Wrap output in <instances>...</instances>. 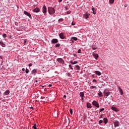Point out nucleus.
<instances>
[{
  "label": "nucleus",
  "instance_id": "nucleus-46",
  "mask_svg": "<svg viewBox=\"0 0 129 129\" xmlns=\"http://www.w3.org/2000/svg\"><path fill=\"white\" fill-rule=\"evenodd\" d=\"M48 86H49V87H52V84H49V85H48Z\"/></svg>",
  "mask_w": 129,
  "mask_h": 129
},
{
  "label": "nucleus",
  "instance_id": "nucleus-10",
  "mask_svg": "<svg viewBox=\"0 0 129 129\" xmlns=\"http://www.w3.org/2000/svg\"><path fill=\"white\" fill-rule=\"evenodd\" d=\"M111 109L112 110H113V111H115V112H118V111H119V110L114 106H112Z\"/></svg>",
  "mask_w": 129,
  "mask_h": 129
},
{
  "label": "nucleus",
  "instance_id": "nucleus-23",
  "mask_svg": "<svg viewBox=\"0 0 129 129\" xmlns=\"http://www.w3.org/2000/svg\"><path fill=\"white\" fill-rule=\"evenodd\" d=\"M60 46H61V44H60V43H57L55 44L56 48H59V47H60Z\"/></svg>",
  "mask_w": 129,
  "mask_h": 129
},
{
  "label": "nucleus",
  "instance_id": "nucleus-37",
  "mask_svg": "<svg viewBox=\"0 0 129 129\" xmlns=\"http://www.w3.org/2000/svg\"><path fill=\"white\" fill-rule=\"evenodd\" d=\"M34 129H37V127H36V124H35L34 126L32 127Z\"/></svg>",
  "mask_w": 129,
  "mask_h": 129
},
{
  "label": "nucleus",
  "instance_id": "nucleus-25",
  "mask_svg": "<svg viewBox=\"0 0 129 129\" xmlns=\"http://www.w3.org/2000/svg\"><path fill=\"white\" fill-rule=\"evenodd\" d=\"M92 49H93V50H97V46L93 45V46H92Z\"/></svg>",
  "mask_w": 129,
  "mask_h": 129
},
{
  "label": "nucleus",
  "instance_id": "nucleus-29",
  "mask_svg": "<svg viewBox=\"0 0 129 129\" xmlns=\"http://www.w3.org/2000/svg\"><path fill=\"white\" fill-rule=\"evenodd\" d=\"M114 3V0H109V4H113Z\"/></svg>",
  "mask_w": 129,
  "mask_h": 129
},
{
  "label": "nucleus",
  "instance_id": "nucleus-41",
  "mask_svg": "<svg viewBox=\"0 0 129 129\" xmlns=\"http://www.w3.org/2000/svg\"><path fill=\"white\" fill-rule=\"evenodd\" d=\"M91 88H96V86H91Z\"/></svg>",
  "mask_w": 129,
  "mask_h": 129
},
{
  "label": "nucleus",
  "instance_id": "nucleus-8",
  "mask_svg": "<svg viewBox=\"0 0 129 129\" xmlns=\"http://www.w3.org/2000/svg\"><path fill=\"white\" fill-rule=\"evenodd\" d=\"M57 62H58V63H60V64H64V63H65V62L64 61V60H63V59L61 58H58L57 59Z\"/></svg>",
  "mask_w": 129,
  "mask_h": 129
},
{
  "label": "nucleus",
  "instance_id": "nucleus-50",
  "mask_svg": "<svg viewBox=\"0 0 129 129\" xmlns=\"http://www.w3.org/2000/svg\"><path fill=\"white\" fill-rule=\"evenodd\" d=\"M25 68L22 69V71H25Z\"/></svg>",
  "mask_w": 129,
  "mask_h": 129
},
{
  "label": "nucleus",
  "instance_id": "nucleus-6",
  "mask_svg": "<svg viewBox=\"0 0 129 129\" xmlns=\"http://www.w3.org/2000/svg\"><path fill=\"white\" fill-rule=\"evenodd\" d=\"M23 14H24V15H26V16H27V17H29V18H30V19L32 18V15H31V14H30V13L24 11Z\"/></svg>",
  "mask_w": 129,
  "mask_h": 129
},
{
  "label": "nucleus",
  "instance_id": "nucleus-18",
  "mask_svg": "<svg viewBox=\"0 0 129 129\" xmlns=\"http://www.w3.org/2000/svg\"><path fill=\"white\" fill-rule=\"evenodd\" d=\"M33 12H34V13H39V12H40V9L35 8L33 9Z\"/></svg>",
  "mask_w": 129,
  "mask_h": 129
},
{
  "label": "nucleus",
  "instance_id": "nucleus-30",
  "mask_svg": "<svg viewBox=\"0 0 129 129\" xmlns=\"http://www.w3.org/2000/svg\"><path fill=\"white\" fill-rule=\"evenodd\" d=\"M3 37L4 38V39H6V38H7V34L5 33L3 34Z\"/></svg>",
  "mask_w": 129,
  "mask_h": 129
},
{
  "label": "nucleus",
  "instance_id": "nucleus-44",
  "mask_svg": "<svg viewBox=\"0 0 129 129\" xmlns=\"http://www.w3.org/2000/svg\"><path fill=\"white\" fill-rule=\"evenodd\" d=\"M93 82H96V80L95 79L93 80Z\"/></svg>",
  "mask_w": 129,
  "mask_h": 129
},
{
  "label": "nucleus",
  "instance_id": "nucleus-20",
  "mask_svg": "<svg viewBox=\"0 0 129 129\" xmlns=\"http://www.w3.org/2000/svg\"><path fill=\"white\" fill-rule=\"evenodd\" d=\"M87 107L88 108H91V107H92V106H91V104L89 102H88L87 103Z\"/></svg>",
  "mask_w": 129,
  "mask_h": 129
},
{
  "label": "nucleus",
  "instance_id": "nucleus-11",
  "mask_svg": "<svg viewBox=\"0 0 129 129\" xmlns=\"http://www.w3.org/2000/svg\"><path fill=\"white\" fill-rule=\"evenodd\" d=\"M77 40H78V38L76 37H72L71 38V41L72 43H74V41H77Z\"/></svg>",
  "mask_w": 129,
  "mask_h": 129
},
{
  "label": "nucleus",
  "instance_id": "nucleus-32",
  "mask_svg": "<svg viewBox=\"0 0 129 129\" xmlns=\"http://www.w3.org/2000/svg\"><path fill=\"white\" fill-rule=\"evenodd\" d=\"M78 53L79 54H81V49H79L78 51Z\"/></svg>",
  "mask_w": 129,
  "mask_h": 129
},
{
  "label": "nucleus",
  "instance_id": "nucleus-27",
  "mask_svg": "<svg viewBox=\"0 0 129 129\" xmlns=\"http://www.w3.org/2000/svg\"><path fill=\"white\" fill-rule=\"evenodd\" d=\"M76 68L77 70H79L80 69V67H79L78 65H77L76 66Z\"/></svg>",
  "mask_w": 129,
  "mask_h": 129
},
{
  "label": "nucleus",
  "instance_id": "nucleus-15",
  "mask_svg": "<svg viewBox=\"0 0 129 129\" xmlns=\"http://www.w3.org/2000/svg\"><path fill=\"white\" fill-rule=\"evenodd\" d=\"M0 45L1 46H2V47H3L4 48L6 47V44L4 43V41H3L2 40L0 41Z\"/></svg>",
  "mask_w": 129,
  "mask_h": 129
},
{
  "label": "nucleus",
  "instance_id": "nucleus-22",
  "mask_svg": "<svg viewBox=\"0 0 129 129\" xmlns=\"http://www.w3.org/2000/svg\"><path fill=\"white\" fill-rule=\"evenodd\" d=\"M98 95L99 97H101L102 96V92L101 91H99V93H98Z\"/></svg>",
  "mask_w": 129,
  "mask_h": 129
},
{
  "label": "nucleus",
  "instance_id": "nucleus-53",
  "mask_svg": "<svg viewBox=\"0 0 129 129\" xmlns=\"http://www.w3.org/2000/svg\"><path fill=\"white\" fill-rule=\"evenodd\" d=\"M68 119L69 120V118L68 117Z\"/></svg>",
  "mask_w": 129,
  "mask_h": 129
},
{
  "label": "nucleus",
  "instance_id": "nucleus-14",
  "mask_svg": "<svg viewBox=\"0 0 129 129\" xmlns=\"http://www.w3.org/2000/svg\"><path fill=\"white\" fill-rule=\"evenodd\" d=\"M92 55H93V57L95 58V59H97V58H98V57H99L98 54H97V53H93Z\"/></svg>",
  "mask_w": 129,
  "mask_h": 129
},
{
  "label": "nucleus",
  "instance_id": "nucleus-36",
  "mask_svg": "<svg viewBox=\"0 0 129 129\" xmlns=\"http://www.w3.org/2000/svg\"><path fill=\"white\" fill-rule=\"evenodd\" d=\"M25 72L27 74H28V73H29V70L26 69V70H25Z\"/></svg>",
  "mask_w": 129,
  "mask_h": 129
},
{
  "label": "nucleus",
  "instance_id": "nucleus-12",
  "mask_svg": "<svg viewBox=\"0 0 129 129\" xmlns=\"http://www.w3.org/2000/svg\"><path fill=\"white\" fill-rule=\"evenodd\" d=\"M117 88L120 93L121 95H122L123 94V91H122V89L120 88V87L117 86Z\"/></svg>",
  "mask_w": 129,
  "mask_h": 129
},
{
  "label": "nucleus",
  "instance_id": "nucleus-31",
  "mask_svg": "<svg viewBox=\"0 0 129 129\" xmlns=\"http://www.w3.org/2000/svg\"><path fill=\"white\" fill-rule=\"evenodd\" d=\"M70 112L71 114H72L73 113V110H72V109H70Z\"/></svg>",
  "mask_w": 129,
  "mask_h": 129
},
{
  "label": "nucleus",
  "instance_id": "nucleus-21",
  "mask_svg": "<svg viewBox=\"0 0 129 129\" xmlns=\"http://www.w3.org/2000/svg\"><path fill=\"white\" fill-rule=\"evenodd\" d=\"M80 96L81 97L82 99H83V97H84V93L80 92Z\"/></svg>",
  "mask_w": 129,
  "mask_h": 129
},
{
  "label": "nucleus",
  "instance_id": "nucleus-2",
  "mask_svg": "<svg viewBox=\"0 0 129 129\" xmlns=\"http://www.w3.org/2000/svg\"><path fill=\"white\" fill-rule=\"evenodd\" d=\"M92 104L93 105H94V106L97 107V108H99V103H98V102L96 101H93L92 102Z\"/></svg>",
  "mask_w": 129,
  "mask_h": 129
},
{
  "label": "nucleus",
  "instance_id": "nucleus-4",
  "mask_svg": "<svg viewBox=\"0 0 129 129\" xmlns=\"http://www.w3.org/2000/svg\"><path fill=\"white\" fill-rule=\"evenodd\" d=\"M89 16H90V14L88 13V12L86 13L85 14H83V18L84 19H87L88 18H89Z\"/></svg>",
  "mask_w": 129,
  "mask_h": 129
},
{
  "label": "nucleus",
  "instance_id": "nucleus-51",
  "mask_svg": "<svg viewBox=\"0 0 129 129\" xmlns=\"http://www.w3.org/2000/svg\"><path fill=\"white\" fill-rule=\"evenodd\" d=\"M65 97H66V95H64L63 96V98H65Z\"/></svg>",
  "mask_w": 129,
  "mask_h": 129
},
{
  "label": "nucleus",
  "instance_id": "nucleus-16",
  "mask_svg": "<svg viewBox=\"0 0 129 129\" xmlns=\"http://www.w3.org/2000/svg\"><path fill=\"white\" fill-rule=\"evenodd\" d=\"M103 121L104 123H105V124H106L107 122H108V119H107V118L104 117L103 118Z\"/></svg>",
  "mask_w": 129,
  "mask_h": 129
},
{
  "label": "nucleus",
  "instance_id": "nucleus-38",
  "mask_svg": "<svg viewBox=\"0 0 129 129\" xmlns=\"http://www.w3.org/2000/svg\"><path fill=\"white\" fill-rule=\"evenodd\" d=\"M67 75L69 77H70V75H71L70 74V73H68V74H67Z\"/></svg>",
  "mask_w": 129,
  "mask_h": 129
},
{
  "label": "nucleus",
  "instance_id": "nucleus-1",
  "mask_svg": "<svg viewBox=\"0 0 129 129\" xmlns=\"http://www.w3.org/2000/svg\"><path fill=\"white\" fill-rule=\"evenodd\" d=\"M48 12L49 15H54L55 14V12H56V10H55V9H54V8L48 7Z\"/></svg>",
  "mask_w": 129,
  "mask_h": 129
},
{
  "label": "nucleus",
  "instance_id": "nucleus-24",
  "mask_svg": "<svg viewBox=\"0 0 129 129\" xmlns=\"http://www.w3.org/2000/svg\"><path fill=\"white\" fill-rule=\"evenodd\" d=\"M71 64H73L74 65V64H77V63H78V61L76 60L74 61H71Z\"/></svg>",
  "mask_w": 129,
  "mask_h": 129
},
{
  "label": "nucleus",
  "instance_id": "nucleus-47",
  "mask_svg": "<svg viewBox=\"0 0 129 129\" xmlns=\"http://www.w3.org/2000/svg\"><path fill=\"white\" fill-rule=\"evenodd\" d=\"M44 98H45V97H43V96H41V99H44Z\"/></svg>",
  "mask_w": 129,
  "mask_h": 129
},
{
  "label": "nucleus",
  "instance_id": "nucleus-3",
  "mask_svg": "<svg viewBox=\"0 0 129 129\" xmlns=\"http://www.w3.org/2000/svg\"><path fill=\"white\" fill-rule=\"evenodd\" d=\"M110 94V92L109 91L107 90V89H105L104 90V95L107 97Z\"/></svg>",
  "mask_w": 129,
  "mask_h": 129
},
{
  "label": "nucleus",
  "instance_id": "nucleus-35",
  "mask_svg": "<svg viewBox=\"0 0 129 129\" xmlns=\"http://www.w3.org/2000/svg\"><path fill=\"white\" fill-rule=\"evenodd\" d=\"M69 67H70V68H71L72 70H73V68L71 66V64H69Z\"/></svg>",
  "mask_w": 129,
  "mask_h": 129
},
{
  "label": "nucleus",
  "instance_id": "nucleus-55",
  "mask_svg": "<svg viewBox=\"0 0 129 129\" xmlns=\"http://www.w3.org/2000/svg\"><path fill=\"white\" fill-rule=\"evenodd\" d=\"M0 58H2V57H1V56H0Z\"/></svg>",
  "mask_w": 129,
  "mask_h": 129
},
{
  "label": "nucleus",
  "instance_id": "nucleus-13",
  "mask_svg": "<svg viewBox=\"0 0 129 129\" xmlns=\"http://www.w3.org/2000/svg\"><path fill=\"white\" fill-rule=\"evenodd\" d=\"M114 125L115 127H116V126H119V122L118 121H115L114 122Z\"/></svg>",
  "mask_w": 129,
  "mask_h": 129
},
{
  "label": "nucleus",
  "instance_id": "nucleus-52",
  "mask_svg": "<svg viewBox=\"0 0 129 129\" xmlns=\"http://www.w3.org/2000/svg\"><path fill=\"white\" fill-rule=\"evenodd\" d=\"M124 7H127L126 5H124Z\"/></svg>",
  "mask_w": 129,
  "mask_h": 129
},
{
  "label": "nucleus",
  "instance_id": "nucleus-26",
  "mask_svg": "<svg viewBox=\"0 0 129 129\" xmlns=\"http://www.w3.org/2000/svg\"><path fill=\"white\" fill-rule=\"evenodd\" d=\"M37 73V70H35V69L32 70V74H35V73Z\"/></svg>",
  "mask_w": 129,
  "mask_h": 129
},
{
  "label": "nucleus",
  "instance_id": "nucleus-43",
  "mask_svg": "<svg viewBox=\"0 0 129 129\" xmlns=\"http://www.w3.org/2000/svg\"><path fill=\"white\" fill-rule=\"evenodd\" d=\"M93 14L94 15H95L96 14V12H94V11H93Z\"/></svg>",
  "mask_w": 129,
  "mask_h": 129
},
{
  "label": "nucleus",
  "instance_id": "nucleus-28",
  "mask_svg": "<svg viewBox=\"0 0 129 129\" xmlns=\"http://www.w3.org/2000/svg\"><path fill=\"white\" fill-rule=\"evenodd\" d=\"M104 109H105L104 108H102L100 109L99 113L102 112V111H104Z\"/></svg>",
  "mask_w": 129,
  "mask_h": 129
},
{
  "label": "nucleus",
  "instance_id": "nucleus-34",
  "mask_svg": "<svg viewBox=\"0 0 129 129\" xmlns=\"http://www.w3.org/2000/svg\"><path fill=\"white\" fill-rule=\"evenodd\" d=\"M103 122V121L102 120H100L99 121V123L100 124L101 123H102Z\"/></svg>",
  "mask_w": 129,
  "mask_h": 129
},
{
  "label": "nucleus",
  "instance_id": "nucleus-19",
  "mask_svg": "<svg viewBox=\"0 0 129 129\" xmlns=\"http://www.w3.org/2000/svg\"><path fill=\"white\" fill-rule=\"evenodd\" d=\"M95 73L96 75H98V76H100V75H101V73L98 71H96Z\"/></svg>",
  "mask_w": 129,
  "mask_h": 129
},
{
  "label": "nucleus",
  "instance_id": "nucleus-9",
  "mask_svg": "<svg viewBox=\"0 0 129 129\" xmlns=\"http://www.w3.org/2000/svg\"><path fill=\"white\" fill-rule=\"evenodd\" d=\"M58 39H57L56 38L53 39L51 41V44H56V43H58Z\"/></svg>",
  "mask_w": 129,
  "mask_h": 129
},
{
  "label": "nucleus",
  "instance_id": "nucleus-33",
  "mask_svg": "<svg viewBox=\"0 0 129 129\" xmlns=\"http://www.w3.org/2000/svg\"><path fill=\"white\" fill-rule=\"evenodd\" d=\"M58 22H63V19L60 18L59 19H58Z\"/></svg>",
  "mask_w": 129,
  "mask_h": 129
},
{
  "label": "nucleus",
  "instance_id": "nucleus-45",
  "mask_svg": "<svg viewBox=\"0 0 129 129\" xmlns=\"http://www.w3.org/2000/svg\"><path fill=\"white\" fill-rule=\"evenodd\" d=\"M72 25L73 26H75V23H73V22H72Z\"/></svg>",
  "mask_w": 129,
  "mask_h": 129
},
{
  "label": "nucleus",
  "instance_id": "nucleus-54",
  "mask_svg": "<svg viewBox=\"0 0 129 129\" xmlns=\"http://www.w3.org/2000/svg\"><path fill=\"white\" fill-rule=\"evenodd\" d=\"M24 43H26V41H24Z\"/></svg>",
  "mask_w": 129,
  "mask_h": 129
},
{
  "label": "nucleus",
  "instance_id": "nucleus-49",
  "mask_svg": "<svg viewBox=\"0 0 129 129\" xmlns=\"http://www.w3.org/2000/svg\"><path fill=\"white\" fill-rule=\"evenodd\" d=\"M65 9H66V11H67V10H68V8L67 7H65Z\"/></svg>",
  "mask_w": 129,
  "mask_h": 129
},
{
  "label": "nucleus",
  "instance_id": "nucleus-56",
  "mask_svg": "<svg viewBox=\"0 0 129 129\" xmlns=\"http://www.w3.org/2000/svg\"><path fill=\"white\" fill-rule=\"evenodd\" d=\"M0 58H2V57H1V56H0Z\"/></svg>",
  "mask_w": 129,
  "mask_h": 129
},
{
  "label": "nucleus",
  "instance_id": "nucleus-7",
  "mask_svg": "<svg viewBox=\"0 0 129 129\" xmlns=\"http://www.w3.org/2000/svg\"><path fill=\"white\" fill-rule=\"evenodd\" d=\"M42 12L44 15H46V14H47V7L45 5H44L42 8Z\"/></svg>",
  "mask_w": 129,
  "mask_h": 129
},
{
  "label": "nucleus",
  "instance_id": "nucleus-40",
  "mask_svg": "<svg viewBox=\"0 0 129 129\" xmlns=\"http://www.w3.org/2000/svg\"><path fill=\"white\" fill-rule=\"evenodd\" d=\"M33 64L32 63H29L28 64L29 67H31Z\"/></svg>",
  "mask_w": 129,
  "mask_h": 129
},
{
  "label": "nucleus",
  "instance_id": "nucleus-48",
  "mask_svg": "<svg viewBox=\"0 0 129 129\" xmlns=\"http://www.w3.org/2000/svg\"><path fill=\"white\" fill-rule=\"evenodd\" d=\"M92 11L93 12H94V8H92Z\"/></svg>",
  "mask_w": 129,
  "mask_h": 129
},
{
  "label": "nucleus",
  "instance_id": "nucleus-5",
  "mask_svg": "<svg viewBox=\"0 0 129 129\" xmlns=\"http://www.w3.org/2000/svg\"><path fill=\"white\" fill-rule=\"evenodd\" d=\"M60 39H61L62 40L65 39L66 38V36H65V34L63 33H61L58 35Z\"/></svg>",
  "mask_w": 129,
  "mask_h": 129
},
{
  "label": "nucleus",
  "instance_id": "nucleus-42",
  "mask_svg": "<svg viewBox=\"0 0 129 129\" xmlns=\"http://www.w3.org/2000/svg\"><path fill=\"white\" fill-rule=\"evenodd\" d=\"M63 0H58V3H61Z\"/></svg>",
  "mask_w": 129,
  "mask_h": 129
},
{
  "label": "nucleus",
  "instance_id": "nucleus-39",
  "mask_svg": "<svg viewBox=\"0 0 129 129\" xmlns=\"http://www.w3.org/2000/svg\"><path fill=\"white\" fill-rule=\"evenodd\" d=\"M103 116V114H101L100 115L99 118H102V116Z\"/></svg>",
  "mask_w": 129,
  "mask_h": 129
},
{
  "label": "nucleus",
  "instance_id": "nucleus-17",
  "mask_svg": "<svg viewBox=\"0 0 129 129\" xmlns=\"http://www.w3.org/2000/svg\"><path fill=\"white\" fill-rule=\"evenodd\" d=\"M4 95H9L10 94V90H7L4 93Z\"/></svg>",
  "mask_w": 129,
  "mask_h": 129
}]
</instances>
